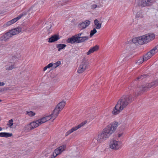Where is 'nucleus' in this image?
Instances as JSON below:
<instances>
[{
  "label": "nucleus",
  "instance_id": "28",
  "mask_svg": "<svg viewBox=\"0 0 158 158\" xmlns=\"http://www.w3.org/2000/svg\"><path fill=\"white\" fill-rule=\"evenodd\" d=\"M24 129L25 131H29L32 129V128H31V126L30 125V124H28L27 125H26L24 127Z\"/></svg>",
  "mask_w": 158,
  "mask_h": 158
},
{
  "label": "nucleus",
  "instance_id": "40",
  "mask_svg": "<svg viewBox=\"0 0 158 158\" xmlns=\"http://www.w3.org/2000/svg\"><path fill=\"white\" fill-rule=\"evenodd\" d=\"M46 119L47 121L49 120L52 119L53 118L52 117L51 114L50 115H48L44 117Z\"/></svg>",
  "mask_w": 158,
  "mask_h": 158
},
{
  "label": "nucleus",
  "instance_id": "50",
  "mask_svg": "<svg viewBox=\"0 0 158 158\" xmlns=\"http://www.w3.org/2000/svg\"><path fill=\"white\" fill-rule=\"evenodd\" d=\"M5 83L3 82H0V86H3L4 85Z\"/></svg>",
  "mask_w": 158,
  "mask_h": 158
},
{
  "label": "nucleus",
  "instance_id": "37",
  "mask_svg": "<svg viewBox=\"0 0 158 158\" xmlns=\"http://www.w3.org/2000/svg\"><path fill=\"white\" fill-rule=\"evenodd\" d=\"M144 61L143 59V58H141L138 60L136 62V64L139 65L142 63L143 61Z\"/></svg>",
  "mask_w": 158,
  "mask_h": 158
},
{
  "label": "nucleus",
  "instance_id": "51",
  "mask_svg": "<svg viewBox=\"0 0 158 158\" xmlns=\"http://www.w3.org/2000/svg\"><path fill=\"white\" fill-rule=\"evenodd\" d=\"M47 69H48V68H47V66L45 67L44 68V69H43L44 71H46Z\"/></svg>",
  "mask_w": 158,
  "mask_h": 158
},
{
  "label": "nucleus",
  "instance_id": "18",
  "mask_svg": "<svg viewBox=\"0 0 158 158\" xmlns=\"http://www.w3.org/2000/svg\"><path fill=\"white\" fill-rule=\"evenodd\" d=\"M77 43H80L84 42L88 39V37L87 36H82L81 37H77Z\"/></svg>",
  "mask_w": 158,
  "mask_h": 158
},
{
  "label": "nucleus",
  "instance_id": "29",
  "mask_svg": "<svg viewBox=\"0 0 158 158\" xmlns=\"http://www.w3.org/2000/svg\"><path fill=\"white\" fill-rule=\"evenodd\" d=\"M20 57V55L19 54L17 55L12 56L11 60L12 61L15 62L17 61Z\"/></svg>",
  "mask_w": 158,
  "mask_h": 158
},
{
  "label": "nucleus",
  "instance_id": "9",
  "mask_svg": "<svg viewBox=\"0 0 158 158\" xmlns=\"http://www.w3.org/2000/svg\"><path fill=\"white\" fill-rule=\"evenodd\" d=\"M153 1V0H139L138 4L139 6L144 7L149 5Z\"/></svg>",
  "mask_w": 158,
  "mask_h": 158
},
{
  "label": "nucleus",
  "instance_id": "43",
  "mask_svg": "<svg viewBox=\"0 0 158 158\" xmlns=\"http://www.w3.org/2000/svg\"><path fill=\"white\" fill-rule=\"evenodd\" d=\"M44 2L42 1H39V2L37 4H38V6H42L43 5Z\"/></svg>",
  "mask_w": 158,
  "mask_h": 158
},
{
  "label": "nucleus",
  "instance_id": "26",
  "mask_svg": "<svg viewBox=\"0 0 158 158\" xmlns=\"http://www.w3.org/2000/svg\"><path fill=\"white\" fill-rule=\"evenodd\" d=\"M66 46L65 44H56V47L58 48V51H60L61 50L64 49Z\"/></svg>",
  "mask_w": 158,
  "mask_h": 158
},
{
  "label": "nucleus",
  "instance_id": "47",
  "mask_svg": "<svg viewBox=\"0 0 158 158\" xmlns=\"http://www.w3.org/2000/svg\"><path fill=\"white\" fill-rule=\"evenodd\" d=\"M147 55L148 56H149V58H150L151 57H152L153 55L151 53L149 52L147 53Z\"/></svg>",
  "mask_w": 158,
  "mask_h": 158
},
{
  "label": "nucleus",
  "instance_id": "4",
  "mask_svg": "<svg viewBox=\"0 0 158 158\" xmlns=\"http://www.w3.org/2000/svg\"><path fill=\"white\" fill-rule=\"evenodd\" d=\"M158 85V79L150 83L147 84L146 85L141 86L139 91L140 93L147 91L151 88H154Z\"/></svg>",
  "mask_w": 158,
  "mask_h": 158
},
{
  "label": "nucleus",
  "instance_id": "21",
  "mask_svg": "<svg viewBox=\"0 0 158 158\" xmlns=\"http://www.w3.org/2000/svg\"><path fill=\"white\" fill-rule=\"evenodd\" d=\"M65 102L62 101L58 103L56 107L61 110L65 105Z\"/></svg>",
  "mask_w": 158,
  "mask_h": 158
},
{
  "label": "nucleus",
  "instance_id": "42",
  "mask_svg": "<svg viewBox=\"0 0 158 158\" xmlns=\"http://www.w3.org/2000/svg\"><path fill=\"white\" fill-rule=\"evenodd\" d=\"M32 30V28L31 27H27L26 29V31L27 32H31Z\"/></svg>",
  "mask_w": 158,
  "mask_h": 158
},
{
  "label": "nucleus",
  "instance_id": "13",
  "mask_svg": "<svg viewBox=\"0 0 158 158\" xmlns=\"http://www.w3.org/2000/svg\"><path fill=\"white\" fill-rule=\"evenodd\" d=\"M90 24V21L89 20H86L79 24L78 26L81 28V30H82Z\"/></svg>",
  "mask_w": 158,
  "mask_h": 158
},
{
  "label": "nucleus",
  "instance_id": "54",
  "mask_svg": "<svg viewBox=\"0 0 158 158\" xmlns=\"http://www.w3.org/2000/svg\"><path fill=\"white\" fill-rule=\"evenodd\" d=\"M50 27H49V28H51V26L50 25Z\"/></svg>",
  "mask_w": 158,
  "mask_h": 158
},
{
  "label": "nucleus",
  "instance_id": "11",
  "mask_svg": "<svg viewBox=\"0 0 158 158\" xmlns=\"http://www.w3.org/2000/svg\"><path fill=\"white\" fill-rule=\"evenodd\" d=\"M12 36L11 35V34L8 31L4 35H2L0 38V41H4L5 42L8 41V40Z\"/></svg>",
  "mask_w": 158,
  "mask_h": 158
},
{
  "label": "nucleus",
  "instance_id": "12",
  "mask_svg": "<svg viewBox=\"0 0 158 158\" xmlns=\"http://www.w3.org/2000/svg\"><path fill=\"white\" fill-rule=\"evenodd\" d=\"M21 31V28L20 27H18L11 29L9 31L12 37L14 35L18 34Z\"/></svg>",
  "mask_w": 158,
  "mask_h": 158
},
{
  "label": "nucleus",
  "instance_id": "6",
  "mask_svg": "<svg viewBox=\"0 0 158 158\" xmlns=\"http://www.w3.org/2000/svg\"><path fill=\"white\" fill-rule=\"evenodd\" d=\"M109 146L110 148L116 150L121 148L122 143L120 141L112 139L110 141Z\"/></svg>",
  "mask_w": 158,
  "mask_h": 158
},
{
  "label": "nucleus",
  "instance_id": "31",
  "mask_svg": "<svg viewBox=\"0 0 158 158\" xmlns=\"http://www.w3.org/2000/svg\"><path fill=\"white\" fill-rule=\"evenodd\" d=\"M47 121L46 119L45 118V117H44L43 118H42L41 119H39L38 120V123H39V124L40 125L46 122Z\"/></svg>",
  "mask_w": 158,
  "mask_h": 158
},
{
  "label": "nucleus",
  "instance_id": "16",
  "mask_svg": "<svg viewBox=\"0 0 158 158\" xmlns=\"http://www.w3.org/2000/svg\"><path fill=\"white\" fill-rule=\"evenodd\" d=\"M60 111L59 109L56 107L51 114L52 117L53 118V120H54L56 118L59 114V112Z\"/></svg>",
  "mask_w": 158,
  "mask_h": 158
},
{
  "label": "nucleus",
  "instance_id": "36",
  "mask_svg": "<svg viewBox=\"0 0 158 158\" xmlns=\"http://www.w3.org/2000/svg\"><path fill=\"white\" fill-rule=\"evenodd\" d=\"M12 24L10 22V21H9L8 22H7L6 23L4 24L3 25V27H7L9 26H10V25H12Z\"/></svg>",
  "mask_w": 158,
  "mask_h": 158
},
{
  "label": "nucleus",
  "instance_id": "45",
  "mask_svg": "<svg viewBox=\"0 0 158 158\" xmlns=\"http://www.w3.org/2000/svg\"><path fill=\"white\" fill-rule=\"evenodd\" d=\"M52 66H53L52 64V63H50L47 66V67L48 68H49L52 67Z\"/></svg>",
  "mask_w": 158,
  "mask_h": 158
},
{
  "label": "nucleus",
  "instance_id": "24",
  "mask_svg": "<svg viewBox=\"0 0 158 158\" xmlns=\"http://www.w3.org/2000/svg\"><path fill=\"white\" fill-rule=\"evenodd\" d=\"M12 135V133H10L6 132H1L0 133V137H4L7 138L11 137Z\"/></svg>",
  "mask_w": 158,
  "mask_h": 158
},
{
  "label": "nucleus",
  "instance_id": "33",
  "mask_svg": "<svg viewBox=\"0 0 158 158\" xmlns=\"http://www.w3.org/2000/svg\"><path fill=\"white\" fill-rule=\"evenodd\" d=\"M98 142L97 138V139H94L93 140L92 143L91 144L92 146H95L98 144Z\"/></svg>",
  "mask_w": 158,
  "mask_h": 158
},
{
  "label": "nucleus",
  "instance_id": "30",
  "mask_svg": "<svg viewBox=\"0 0 158 158\" xmlns=\"http://www.w3.org/2000/svg\"><path fill=\"white\" fill-rule=\"evenodd\" d=\"M60 64L61 62L58 61L56 63L52 64L53 66H52V68L53 69H55L60 65Z\"/></svg>",
  "mask_w": 158,
  "mask_h": 158
},
{
  "label": "nucleus",
  "instance_id": "49",
  "mask_svg": "<svg viewBox=\"0 0 158 158\" xmlns=\"http://www.w3.org/2000/svg\"><path fill=\"white\" fill-rule=\"evenodd\" d=\"M54 155L55 154L53 153L52 155H51L50 157H49V158H55L56 156H55Z\"/></svg>",
  "mask_w": 158,
  "mask_h": 158
},
{
  "label": "nucleus",
  "instance_id": "8",
  "mask_svg": "<svg viewBox=\"0 0 158 158\" xmlns=\"http://www.w3.org/2000/svg\"><path fill=\"white\" fill-rule=\"evenodd\" d=\"M87 123V121H85L84 122H82L80 124H79L77 126H76L75 127H73L71 129L69 130L66 133L65 135L66 136L68 135L71 133H73L74 131H75L81 128V127H83L84 126L85 124H86Z\"/></svg>",
  "mask_w": 158,
  "mask_h": 158
},
{
  "label": "nucleus",
  "instance_id": "41",
  "mask_svg": "<svg viewBox=\"0 0 158 158\" xmlns=\"http://www.w3.org/2000/svg\"><path fill=\"white\" fill-rule=\"evenodd\" d=\"M143 58L144 60H146L149 59L150 58L149 56H148L147 54L143 56Z\"/></svg>",
  "mask_w": 158,
  "mask_h": 158
},
{
  "label": "nucleus",
  "instance_id": "2",
  "mask_svg": "<svg viewBox=\"0 0 158 158\" xmlns=\"http://www.w3.org/2000/svg\"><path fill=\"white\" fill-rule=\"evenodd\" d=\"M155 35L153 33L148 34L139 37L133 38L131 40L127 41L126 44H131L132 43L136 45L146 44L153 40Z\"/></svg>",
  "mask_w": 158,
  "mask_h": 158
},
{
  "label": "nucleus",
  "instance_id": "44",
  "mask_svg": "<svg viewBox=\"0 0 158 158\" xmlns=\"http://www.w3.org/2000/svg\"><path fill=\"white\" fill-rule=\"evenodd\" d=\"M83 34V33L82 32H81L80 33H79L78 34L75 35L76 36V37H81V36Z\"/></svg>",
  "mask_w": 158,
  "mask_h": 158
},
{
  "label": "nucleus",
  "instance_id": "17",
  "mask_svg": "<svg viewBox=\"0 0 158 158\" xmlns=\"http://www.w3.org/2000/svg\"><path fill=\"white\" fill-rule=\"evenodd\" d=\"M59 39L60 37L59 36L55 35L52 36L51 37L49 38L48 42L49 43H52L58 40Z\"/></svg>",
  "mask_w": 158,
  "mask_h": 158
},
{
  "label": "nucleus",
  "instance_id": "22",
  "mask_svg": "<svg viewBox=\"0 0 158 158\" xmlns=\"http://www.w3.org/2000/svg\"><path fill=\"white\" fill-rule=\"evenodd\" d=\"M16 68V67L14 63L11 64V65L9 64L6 66V70H11Z\"/></svg>",
  "mask_w": 158,
  "mask_h": 158
},
{
  "label": "nucleus",
  "instance_id": "23",
  "mask_svg": "<svg viewBox=\"0 0 158 158\" xmlns=\"http://www.w3.org/2000/svg\"><path fill=\"white\" fill-rule=\"evenodd\" d=\"M128 59L127 57L124 56L123 55H121L118 61V63L120 64L126 61Z\"/></svg>",
  "mask_w": 158,
  "mask_h": 158
},
{
  "label": "nucleus",
  "instance_id": "38",
  "mask_svg": "<svg viewBox=\"0 0 158 158\" xmlns=\"http://www.w3.org/2000/svg\"><path fill=\"white\" fill-rule=\"evenodd\" d=\"M13 120L12 119L10 120L9 121L8 123L7 124V125L10 128L12 127V126L13 125Z\"/></svg>",
  "mask_w": 158,
  "mask_h": 158
},
{
  "label": "nucleus",
  "instance_id": "10",
  "mask_svg": "<svg viewBox=\"0 0 158 158\" xmlns=\"http://www.w3.org/2000/svg\"><path fill=\"white\" fill-rule=\"evenodd\" d=\"M66 148V145H63L56 148L53 152L55 154L54 155L57 156L61 154L65 150Z\"/></svg>",
  "mask_w": 158,
  "mask_h": 158
},
{
  "label": "nucleus",
  "instance_id": "14",
  "mask_svg": "<svg viewBox=\"0 0 158 158\" xmlns=\"http://www.w3.org/2000/svg\"><path fill=\"white\" fill-rule=\"evenodd\" d=\"M67 42L71 44L77 43V40L76 36L75 35L72 37L69 38L66 40Z\"/></svg>",
  "mask_w": 158,
  "mask_h": 158
},
{
  "label": "nucleus",
  "instance_id": "5",
  "mask_svg": "<svg viewBox=\"0 0 158 158\" xmlns=\"http://www.w3.org/2000/svg\"><path fill=\"white\" fill-rule=\"evenodd\" d=\"M89 64V63L87 60L85 59H83L78 68L77 72L79 73H82L88 68Z\"/></svg>",
  "mask_w": 158,
  "mask_h": 158
},
{
  "label": "nucleus",
  "instance_id": "52",
  "mask_svg": "<svg viewBox=\"0 0 158 158\" xmlns=\"http://www.w3.org/2000/svg\"><path fill=\"white\" fill-rule=\"evenodd\" d=\"M2 130V128L0 127V131Z\"/></svg>",
  "mask_w": 158,
  "mask_h": 158
},
{
  "label": "nucleus",
  "instance_id": "25",
  "mask_svg": "<svg viewBox=\"0 0 158 158\" xmlns=\"http://www.w3.org/2000/svg\"><path fill=\"white\" fill-rule=\"evenodd\" d=\"M23 14H21L19 15L18 17H17L14 18V19L10 20L12 24L15 23L19 19L21 18L23 16Z\"/></svg>",
  "mask_w": 158,
  "mask_h": 158
},
{
  "label": "nucleus",
  "instance_id": "32",
  "mask_svg": "<svg viewBox=\"0 0 158 158\" xmlns=\"http://www.w3.org/2000/svg\"><path fill=\"white\" fill-rule=\"evenodd\" d=\"M158 51V49L156 47H155L154 48L152 49L150 51V52L153 55L156 52H157Z\"/></svg>",
  "mask_w": 158,
  "mask_h": 158
},
{
  "label": "nucleus",
  "instance_id": "1",
  "mask_svg": "<svg viewBox=\"0 0 158 158\" xmlns=\"http://www.w3.org/2000/svg\"><path fill=\"white\" fill-rule=\"evenodd\" d=\"M133 100L134 98L131 94L123 95L118 101L112 111V113L115 115L119 114Z\"/></svg>",
  "mask_w": 158,
  "mask_h": 158
},
{
  "label": "nucleus",
  "instance_id": "53",
  "mask_svg": "<svg viewBox=\"0 0 158 158\" xmlns=\"http://www.w3.org/2000/svg\"><path fill=\"white\" fill-rule=\"evenodd\" d=\"M2 100H1V99H0V102H2Z\"/></svg>",
  "mask_w": 158,
  "mask_h": 158
},
{
  "label": "nucleus",
  "instance_id": "34",
  "mask_svg": "<svg viewBox=\"0 0 158 158\" xmlns=\"http://www.w3.org/2000/svg\"><path fill=\"white\" fill-rule=\"evenodd\" d=\"M97 32V31L96 30V28H94L92 30H91L90 31V37H92L94 34L96 33Z\"/></svg>",
  "mask_w": 158,
  "mask_h": 158
},
{
  "label": "nucleus",
  "instance_id": "19",
  "mask_svg": "<svg viewBox=\"0 0 158 158\" xmlns=\"http://www.w3.org/2000/svg\"><path fill=\"white\" fill-rule=\"evenodd\" d=\"M136 18H142L144 17V14L141 10H139L135 14Z\"/></svg>",
  "mask_w": 158,
  "mask_h": 158
},
{
  "label": "nucleus",
  "instance_id": "39",
  "mask_svg": "<svg viewBox=\"0 0 158 158\" xmlns=\"http://www.w3.org/2000/svg\"><path fill=\"white\" fill-rule=\"evenodd\" d=\"M148 77V76L147 75H142L141 76L138 77L137 79L138 80H142L144 78H146Z\"/></svg>",
  "mask_w": 158,
  "mask_h": 158
},
{
  "label": "nucleus",
  "instance_id": "15",
  "mask_svg": "<svg viewBox=\"0 0 158 158\" xmlns=\"http://www.w3.org/2000/svg\"><path fill=\"white\" fill-rule=\"evenodd\" d=\"M99 46L98 45L91 47L89 50L86 52V54L88 55H90L91 54L94 53L98 50L99 49Z\"/></svg>",
  "mask_w": 158,
  "mask_h": 158
},
{
  "label": "nucleus",
  "instance_id": "3",
  "mask_svg": "<svg viewBox=\"0 0 158 158\" xmlns=\"http://www.w3.org/2000/svg\"><path fill=\"white\" fill-rule=\"evenodd\" d=\"M118 126V123L114 122L107 126L103 130V131L109 137L114 132Z\"/></svg>",
  "mask_w": 158,
  "mask_h": 158
},
{
  "label": "nucleus",
  "instance_id": "46",
  "mask_svg": "<svg viewBox=\"0 0 158 158\" xmlns=\"http://www.w3.org/2000/svg\"><path fill=\"white\" fill-rule=\"evenodd\" d=\"M97 7V6L95 4H93L91 6V7L92 9H95Z\"/></svg>",
  "mask_w": 158,
  "mask_h": 158
},
{
  "label": "nucleus",
  "instance_id": "20",
  "mask_svg": "<svg viewBox=\"0 0 158 158\" xmlns=\"http://www.w3.org/2000/svg\"><path fill=\"white\" fill-rule=\"evenodd\" d=\"M37 121L38 120H37L30 123V124L31 126V128H32V129L34 128L37 127L40 125L39 123H38Z\"/></svg>",
  "mask_w": 158,
  "mask_h": 158
},
{
  "label": "nucleus",
  "instance_id": "48",
  "mask_svg": "<svg viewBox=\"0 0 158 158\" xmlns=\"http://www.w3.org/2000/svg\"><path fill=\"white\" fill-rule=\"evenodd\" d=\"M123 135V132H121L118 134V137H121Z\"/></svg>",
  "mask_w": 158,
  "mask_h": 158
},
{
  "label": "nucleus",
  "instance_id": "27",
  "mask_svg": "<svg viewBox=\"0 0 158 158\" xmlns=\"http://www.w3.org/2000/svg\"><path fill=\"white\" fill-rule=\"evenodd\" d=\"M94 23L95 25L96 26V29H99L101 28V24L99 23V21L97 19H96L94 20Z\"/></svg>",
  "mask_w": 158,
  "mask_h": 158
},
{
  "label": "nucleus",
  "instance_id": "35",
  "mask_svg": "<svg viewBox=\"0 0 158 158\" xmlns=\"http://www.w3.org/2000/svg\"><path fill=\"white\" fill-rule=\"evenodd\" d=\"M27 114L30 117L33 116L35 115V113L31 111H27Z\"/></svg>",
  "mask_w": 158,
  "mask_h": 158
},
{
  "label": "nucleus",
  "instance_id": "7",
  "mask_svg": "<svg viewBox=\"0 0 158 158\" xmlns=\"http://www.w3.org/2000/svg\"><path fill=\"white\" fill-rule=\"evenodd\" d=\"M109 137L102 130V132L99 133L97 136V140L98 143H102L104 141L106 140Z\"/></svg>",
  "mask_w": 158,
  "mask_h": 158
}]
</instances>
